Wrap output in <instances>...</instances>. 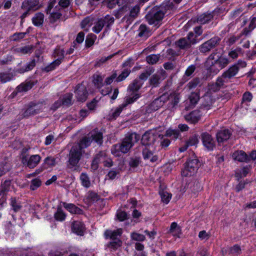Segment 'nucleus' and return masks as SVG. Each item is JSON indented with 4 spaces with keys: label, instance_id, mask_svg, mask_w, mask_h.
I'll return each instance as SVG.
<instances>
[{
    "label": "nucleus",
    "instance_id": "1",
    "mask_svg": "<svg viewBox=\"0 0 256 256\" xmlns=\"http://www.w3.org/2000/svg\"><path fill=\"white\" fill-rule=\"evenodd\" d=\"M140 136L136 132H128L119 144H116L112 150V152L116 156H120V152L126 154L130 150L134 144L138 142Z\"/></svg>",
    "mask_w": 256,
    "mask_h": 256
},
{
    "label": "nucleus",
    "instance_id": "2",
    "mask_svg": "<svg viewBox=\"0 0 256 256\" xmlns=\"http://www.w3.org/2000/svg\"><path fill=\"white\" fill-rule=\"evenodd\" d=\"M228 62L227 58L220 56L218 52H214L208 57L205 62V66L210 72L216 73L226 67Z\"/></svg>",
    "mask_w": 256,
    "mask_h": 256
},
{
    "label": "nucleus",
    "instance_id": "3",
    "mask_svg": "<svg viewBox=\"0 0 256 256\" xmlns=\"http://www.w3.org/2000/svg\"><path fill=\"white\" fill-rule=\"evenodd\" d=\"M198 166L199 161L198 159H190L186 162L182 171V175L185 177L192 176L196 172Z\"/></svg>",
    "mask_w": 256,
    "mask_h": 256
},
{
    "label": "nucleus",
    "instance_id": "4",
    "mask_svg": "<svg viewBox=\"0 0 256 256\" xmlns=\"http://www.w3.org/2000/svg\"><path fill=\"white\" fill-rule=\"evenodd\" d=\"M78 145H74L70 152L68 163L72 167L76 166L82 156V151Z\"/></svg>",
    "mask_w": 256,
    "mask_h": 256
},
{
    "label": "nucleus",
    "instance_id": "5",
    "mask_svg": "<svg viewBox=\"0 0 256 256\" xmlns=\"http://www.w3.org/2000/svg\"><path fill=\"white\" fill-rule=\"evenodd\" d=\"M164 15V12L162 10H159L155 12L154 10L149 12L146 16V18L150 24L156 25L158 22L161 20Z\"/></svg>",
    "mask_w": 256,
    "mask_h": 256
},
{
    "label": "nucleus",
    "instance_id": "6",
    "mask_svg": "<svg viewBox=\"0 0 256 256\" xmlns=\"http://www.w3.org/2000/svg\"><path fill=\"white\" fill-rule=\"evenodd\" d=\"M40 160V156L38 154L32 155L28 157L27 156H23L22 158V164L30 168H35Z\"/></svg>",
    "mask_w": 256,
    "mask_h": 256
},
{
    "label": "nucleus",
    "instance_id": "7",
    "mask_svg": "<svg viewBox=\"0 0 256 256\" xmlns=\"http://www.w3.org/2000/svg\"><path fill=\"white\" fill-rule=\"evenodd\" d=\"M179 94L176 93H172L170 94H164L159 98L160 102H164L168 101L170 107L174 108L179 102Z\"/></svg>",
    "mask_w": 256,
    "mask_h": 256
},
{
    "label": "nucleus",
    "instance_id": "8",
    "mask_svg": "<svg viewBox=\"0 0 256 256\" xmlns=\"http://www.w3.org/2000/svg\"><path fill=\"white\" fill-rule=\"evenodd\" d=\"M74 94L78 101H86L88 96L86 86L83 84H78L76 88Z\"/></svg>",
    "mask_w": 256,
    "mask_h": 256
},
{
    "label": "nucleus",
    "instance_id": "9",
    "mask_svg": "<svg viewBox=\"0 0 256 256\" xmlns=\"http://www.w3.org/2000/svg\"><path fill=\"white\" fill-rule=\"evenodd\" d=\"M194 34L190 33L186 38H182L176 42V46L181 49L188 48L190 47L192 44L196 43V41L194 38L192 39Z\"/></svg>",
    "mask_w": 256,
    "mask_h": 256
},
{
    "label": "nucleus",
    "instance_id": "10",
    "mask_svg": "<svg viewBox=\"0 0 256 256\" xmlns=\"http://www.w3.org/2000/svg\"><path fill=\"white\" fill-rule=\"evenodd\" d=\"M218 42V39L216 38H211L202 44L200 47V50L202 52H207L211 49L214 48Z\"/></svg>",
    "mask_w": 256,
    "mask_h": 256
},
{
    "label": "nucleus",
    "instance_id": "11",
    "mask_svg": "<svg viewBox=\"0 0 256 256\" xmlns=\"http://www.w3.org/2000/svg\"><path fill=\"white\" fill-rule=\"evenodd\" d=\"M189 188L194 196H196L202 190L203 186L200 180L192 179L189 184Z\"/></svg>",
    "mask_w": 256,
    "mask_h": 256
},
{
    "label": "nucleus",
    "instance_id": "12",
    "mask_svg": "<svg viewBox=\"0 0 256 256\" xmlns=\"http://www.w3.org/2000/svg\"><path fill=\"white\" fill-rule=\"evenodd\" d=\"M156 137V134L152 132H145L142 138V143L144 145H150L153 144Z\"/></svg>",
    "mask_w": 256,
    "mask_h": 256
},
{
    "label": "nucleus",
    "instance_id": "13",
    "mask_svg": "<svg viewBox=\"0 0 256 256\" xmlns=\"http://www.w3.org/2000/svg\"><path fill=\"white\" fill-rule=\"evenodd\" d=\"M39 3L38 0H25L22 3V6L26 8L28 11L36 10L42 7Z\"/></svg>",
    "mask_w": 256,
    "mask_h": 256
},
{
    "label": "nucleus",
    "instance_id": "14",
    "mask_svg": "<svg viewBox=\"0 0 256 256\" xmlns=\"http://www.w3.org/2000/svg\"><path fill=\"white\" fill-rule=\"evenodd\" d=\"M232 158L234 160L240 162H248L250 160L249 156L242 150H236L232 154Z\"/></svg>",
    "mask_w": 256,
    "mask_h": 256
},
{
    "label": "nucleus",
    "instance_id": "15",
    "mask_svg": "<svg viewBox=\"0 0 256 256\" xmlns=\"http://www.w3.org/2000/svg\"><path fill=\"white\" fill-rule=\"evenodd\" d=\"M202 138L204 146L210 150H212L214 146V141L212 136L208 133L202 134Z\"/></svg>",
    "mask_w": 256,
    "mask_h": 256
},
{
    "label": "nucleus",
    "instance_id": "16",
    "mask_svg": "<svg viewBox=\"0 0 256 256\" xmlns=\"http://www.w3.org/2000/svg\"><path fill=\"white\" fill-rule=\"evenodd\" d=\"M140 10V7L138 6H135L130 9L129 15L126 16L124 18V20H126L128 25L131 24L133 20L138 16Z\"/></svg>",
    "mask_w": 256,
    "mask_h": 256
},
{
    "label": "nucleus",
    "instance_id": "17",
    "mask_svg": "<svg viewBox=\"0 0 256 256\" xmlns=\"http://www.w3.org/2000/svg\"><path fill=\"white\" fill-rule=\"evenodd\" d=\"M88 136H90L92 140H94L98 144L101 145L103 142L102 133L96 128L90 132Z\"/></svg>",
    "mask_w": 256,
    "mask_h": 256
},
{
    "label": "nucleus",
    "instance_id": "18",
    "mask_svg": "<svg viewBox=\"0 0 256 256\" xmlns=\"http://www.w3.org/2000/svg\"><path fill=\"white\" fill-rule=\"evenodd\" d=\"M232 135L228 130H224L218 132L216 134V138L218 143L224 142L228 140Z\"/></svg>",
    "mask_w": 256,
    "mask_h": 256
},
{
    "label": "nucleus",
    "instance_id": "19",
    "mask_svg": "<svg viewBox=\"0 0 256 256\" xmlns=\"http://www.w3.org/2000/svg\"><path fill=\"white\" fill-rule=\"evenodd\" d=\"M122 233V229L118 228L114 231L107 230L105 232L104 235L106 238H110L112 240H119L118 238L121 236Z\"/></svg>",
    "mask_w": 256,
    "mask_h": 256
},
{
    "label": "nucleus",
    "instance_id": "20",
    "mask_svg": "<svg viewBox=\"0 0 256 256\" xmlns=\"http://www.w3.org/2000/svg\"><path fill=\"white\" fill-rule=\"evenodd\" d=\"M106 153L104 152H100L97 154L92 162V168L94 170H97L98 167V164L101 162H103Z\"/></svg>",
    "mask_w": 256,
    "mask_h": 256
},
{
    "label": "nucleus",
    "instance_id": "21",
    "mask_svg": "<svg viewBox=\"0 0 256 256\" xmlns=\"http://www.w3.org/2000/svg\"><path fill=\"white\" fill-rule=\"evenodd\" d=\"M142 154L144 160H150L151 162H155L158 160V157L156 155L154 154V152L146 148L142 151Z\"/></svg>",
    "mask_w": 256,
    "mask_h": 256
},
{
    "label": "nucleus",
    "instance_id": "22",
    "mask_svg": "<svg viewBox=\"0 0 256 256\" xmlns=\"http://www.w3.org/2000/svg\"><path fill=\"white\" fill-rule=\"evenodd\" d=\"M168 232L172 234L174 236H176L180 238L182 234L181 227L178 225L176 222H173L171 224Z\"/></svg>",
    "mask_w": 256,
    "mask_h": 256
},
{
    "label": "nucleus",
    "instance_id": "23",
    "mask_svg": "<svg viewBox=\"0 0 256 256\" xmlns=\"http://www.w3.org/2000/svg\"><path fill=\"white\" fill-rule=\"evenodd\" d=\"M72 230L74 232L82 236L84 233V227L82 222H74L72 224Z\"/></svg>",
    "mask_w": 256,
    "mask_h": 256
},
{
    "label": "nucleus",
    "instance_id": "24",
    "mask_svg": "<svg viewBox=\"0 0 256 256\" xmlns=\"http://www.w3.org/2000/svg\"><path fill=\"white\" fill-rule=\"evenodd\" d=\"M213 18V15L211 13H204L200 15L197 18V22L201 24H204Z\"/></svg>",
    "mask_w": 256,
    "mask_h": 256
},
{
    "label": "nucleus",
    "instance_id": "25",
    "mask_svg": "<svg viewBox=\"0 0 256 256\" xmlns=\"http://www.w3.org/2000/svg\"><path fill=\"white\" fill-rule=\"evenodd\" d=\"M32 22L36 26H41L44 20V14L41 12L36 13L32 18Z\"/></svg>",
    "mask_w": 256,
    "mask_h": 256
},
{
    "label": "nucleus",
    "instance_id": "26",
    "mask_svg": "<svg viewBox=\"0 0 256 256\" xmlns=\"http://www.w3.org/2000/svg\"><path fill=\"white\" fill-rule=\"evenodd\" d=\"M92 142V139L90 138V136H88V137L85 136L83 138L79 143L76 144L74 145H78L80 147V150H82L83 148L90 146Z\"/></svg>",
    "mask_w": 256,
    "mask_h": 256
},
{
    "label": "nucleus",
    "instance_id": "27",
    "mask_svg": "<svg viewBox=\"0 0 256 256\" xmlns=\"http://www.w3.org/2000/svg\"><path fill=\"white\" fill-rule=\"evenodd\" d=\"M250 171V166H246L244 167L241 170H238L235 174V176L239 180L242 177L246 176Z\"/></svg>",
    "mask_w": 256,
    "mask_h": 256
},
{
    "label": "nucleus",
    "instance_id": "28",
    "mask_svg": "<svg viewBox=\"0 0 256 256\" xmlns=\"http://www.w3.org/2000/svg\"><path fill=\"white\" fill-rule=\"evenodd\" d=\"M184 118L186 120L192 123H196L198 122L200 119L199 116L195 112H192L188 114L185 116Z\"/></svg>",
    "mask_w": 256,
    "mask_h": 256
},
{
    "label": "nucleus",
    "instance_id": "29",
    "mask_svg": "<svg viewBox=\"0 0 256 256\" xmlns=\"http://www.w3.org/2000/svg\"><path fill=\"white\" fill-rule=\"evenodd\" d=\"M103 78L104 77L100 74H94L92 82L94 86L97 88H100L103 86Z\"/></svg>",
    "mask_w": 256,
    "mask_h": 256
},
{
    "label": "nucleus",
    "instance_id": "30",
    "mask_svg": "<svg viewBox=\"0 0 256 256\" xmlns=\"http://www.w3.org/2000/svg\"><path fill=\"white\" fill-rule=\"evenodd\" d=\"M139 97L140 94L138 93H134L132 96L126 97L124 102L122 104L123 106L126 107L128 104H132L136 101Z\"/></svg>",
    "mask_w": 256,
    "mask_h": 256
},
{
    "label": "nucleus",
    "instance_id": "31",
    "mask_svg": "<svg viewBox=\"0 0 256 256\" xmlns=\"http://www.w3.org/2000/svg\"><path fill=\"white\" fill-rule=\"evenodd\" d=\"M161 80V75L160 74H156L152 75L150 78V84L153 86H158Z\"/></svg>",
    "mask_w": 256,
    "mask_h": 256
},
{
    "label": "nucleus",
    "instance_id": "32",
    "mask_svg": "<svg viewBox=\"0 0 256 256\" xmlns=\"http://www.w3.org/2000/svg\"><path fill=\"white\" fill-rule=\"evenodd\" d=\"M72 94L69 93L64 95L62 98H60L62 104L66 106H70L72 104Z\"/></svg>",
    "mask_w": 256,
    "mask_h": 256
},
{
    "label": "nucleus",
    "instance_id": "33",
    "mask_svg": "<svg viewBox=\"0 0 256 256\" xmlns=\"http://www.w3.org/2000/svg\"><path fill=\"white\" fill-rule=\"evenodd\" d=\"M34 84L30 82L22 83L17 88L18 91L19 92H26L30 90L33 86Z\"/></svg>",
    "mask_w": 256,
    "mask_h": 256
},
{
    "label": "nucleus",
    "instance_id": "34",
    "mask_svg": "<svg viewBox=\"0 0 256 256\" xmlns=\"http://www.w3.org/2000/svg\"><path fill=\"white\" fill-rule=\"evenodd\" d=\"M104 20L102 18L99 19L94 24L92 28L93 31L96 33H98L102 29L104 26Z\"/></svg>",
    "mask_w": 256,
    "mask_h": 256
},
{
    "label": "nucleus",
    "instance_id": "35",
    "mask_svg": "<svg viewBox=\"0 0 256 256\" xmlns=\"http://www.w3.org/2000/svg\"><path fill=\"white\" fill-rule=\"evenodd\" d=\"M160 194L162 202L166 204H168L172 198V194L164 190L160 191Z\"/></svg>",
    "mask_w": 256,
    "mask_h": 256
},
{
    "label": "nucleus",
    "instance_id": "36",
    "mask_svg": "<svg viewBox=\"0 0 256 256\" xmlns=\"http://www.w3.org/2000/svg\"><path fill=\"white\" fill-rule=\"evenodd\" d=\"M60 64V60L56 59L53 62H52L48 66H47L42 68V70L46 72H49L54 70L56 66H59Z\"/></svg>",
    "mask_w": 256,
    "mask_h": 256
},
{
    "label": "nucleus",
    "instance_id": "37",
    "mask_svg": "<svg viewBox=\"0 0 256 256\" xmlns=\"http://www.w3.org/2000/svg\"><path fill=\"white\" fill-rule=\"evenodd\" d=\"M160 58V55L158 54H150L146 58V62L150 64H156Z\"/></svg>",
    "mask_w": 256,
    "mask_h": 256
},
{
    "label": "nucleus",
    "instance_id": "38",
    "mask_svg": "<svg viewBox=\"0 0 256 256\" xmlns=\"http://www.w3.org/2000/svg\"><path fill=\"white\" fill-rule=\"evenodd\" d=\"M36 66V61L34 60H32L29 64H28L24 68H20L18 70V71L20 73H24L32 70Z\"/></svg>",
    "mask_w": 256,
    "mask_h": 256
},
{
    "label": "nucleus",
    "instance_id": "39",
    "mask_svg": "<svg viewBox=\"0 0 256 256\" xmlns=\"http://www.w3.org/2000/svg\"><path fill=\"white\" fill-rule=\"evenodd\" d=\"M63 205L71 213H78L80 210L78 208H77L74 204H66V202H64L63 204Z\"/></svg>",
    "mask_w": 256,
    "mask_h": 256
},
{
    "label": "nucleus",
    "instance_id": "40",
    "mask_svg": "<svg viewBox=\"0 0 256 256\" xmlns=\"http://www.w3.org/2000/svg\"><path fill=\"white\" fill-rule=\"evenodd\" d=\"M12 74L10 73H0V82L5 83L10 81L12 78Z\"/></svg>",
    "mask_w": 256,
    "mask_h": 256
},
{
    "label": "nucleus",
    "instance_id": "41",
    "mask_svg": "<svg viewBox=\"0 0 256 256\" xmlns=\"http://www.w3.org/2000/svg\"><path fill=\"white\" fill-rule=\"evenodd\" d=\"M202 83L200 79L198 78H194L188 84V86L189 89H192L196 88L197 86H201Z\"/></svg>",
    "mask_w": 256,
    "mask_h": 256
},
{
    "label": "nucleus",
    "instance_id": "42",
    "mask_svg": "<svg viewBox=\"0 0 256 256\" xmlns=\"http://www.w3.org/2000/svg\"><path fill=\"white\" fill-rule=\"evenodd\" d=\"M238 67L234 66L230 67L225 73L226 76L228 78H231L234 76L238 72Z\"/></svg>",
    "mask_w": 256,
    "mask_h": 256
},
{
    "label": "nucleus",
    "instance_id": "43",
    "mask_svg": "<svg viewBox=\"0 0 256 256\" xmlns=\"http://www.w3.org/2000/svg\"><path fill=\"white\" fill-rule=\"evenodd\" d=\"M252 96L250 92H244L242 96V104H248V103L252 101Z\"/></svg>",
    "mask_w": 256,
    "mask_h": 256
},
{
    "label": "nucleus",
    "instance_id": "44",
    "mask_svg": "<svg viewBox=\"0 0 256 256\" xmlns=\"http://www.w3.org/2000/svg\"><path fill=\"white\" fill-rule=\"evenodd\" d=\"M141 85L138 80H134L133 82L129 86L128 90L130 92H137L140 88Z\"/></svg>",
    "mask_w": 256,
    "mask_h": 256
},
{
    "label": "nucleus",
    "instance_id": "45",
    "mask_svg": "<svg viewBox=\"0 0 256 256\" xmlns=\"http://www.w3.org/2000/svg\"><path fill=\"white\" fill-rule=\"evenodd\" d=\"M200 99V96L196 92H192L189 96L190 102L192 106H194Z\"/></svg>",
    "mask_w": 256,
    "mask_h": 256
},
{
    "label": "nucleus",
    "instance_id": "46",
    "mask_svg": "<svg viewBox=\"0 0 256 256\" xmlns=\"http://www.w3.org/2000/svg\"><path fill=\"white\" fill-rule=\"evenodd\" d=\"M140 163V158H131L128 162V165L131 168L138 167Z\"/></svg>",
    "mask_w": 256,
    "mask_h": 256
},
{
    "label": "nucleus",
    "instance_id": "47",
    "mask_svg": "<svg viewBox=\"0 0 256 256\" xmlns=\"http://www.w3.org/2000/svg\"><path fill=\"white\" fill-rule=\"evenodd\" d=\"M117 53H115L114 54H111L107 57L102 58L99 60H97L94 66L98 67L100 66L102 64L106 62L107 60L112 58L114 56H115Z\"/></svg>",
    "mask_w": 256,
    "mask_h": 256
},
{
    "label": "nucleus",
    "instance_id": "48",
    "mask_svg": "<svg viewBox=\"0 0 256 256\" xmlns=\"http://www.w3.org/2000/svg\"><path fill=\"white\" fill-rule=\"evenodd\" d=\"M26 34V32L15 33L10 36V39L12 41H19L25 36Z\"/></svg>",
    "mask_w": 256,
    "mask_h": 256
},
{
    "label": "nucleus",
    "instance_id": "49",
    "mask_svg": "<svg viewBox=\"0 0 256 256\" xmlns=\"http://www.w3.org/2000/svg\"><path fill=\"white\" fill-rule=\"evenodd\" d=\"M11 186V182L10 180H5L0 188L2 192L6 194V193L8 192Z\"/></svg>",
    "mask_w": 256,
    "mask_h": 256
},
{
    "label": "nucleus",
    "instance_id": "50",
    "mask_svg": "<svg viewBox=\"0 0 256 256\" xmlns=\"http://www.w3.org/2000/svg\"><path fill=\"white\" fill-rule=\"evenodd\" d=\"M122 244V242L120 239L114 240L108 244V246L111 248L115 250L118 248V247H120Z\"/></svg>",
    "mask_w": 256,
    "mask_h": 256
},
{
    "label": "nucleus",
    "instance_id": "51",
    "mask_svg": "<svg viewBox=\"0 0 256 256\" xmlns=\"http://www.w3.org/2000/svg\"><path fill=\"white\" fill-rule=\"evenodd\" d=\"M188 146H195L198 144V135L194 134L192 136H191L188 140L186 142Z\"/></svg>",
    "mask_w": 256,
    "mask_h": 256
},
{
    "label": "nucleus",
    "instance_id": "52",
    "mask_svg": "<svg viewBox=\"0 0 256 256\" xmlns=\"http://www.w3.org/2000/svg\"><path fill=\"white\" fill-rule=\"evenodd\" d=\"M131 238L133 240L136 241H144L145 240L144 236L135 232L131 234Z\"/></svg>",
    "mask_w": 256,
    "mask_h": 256
},
{
    "label": "nucleus",
    "instance_id": "53",
    "mask_svg": "<svg viewBox=\"0 0 256 256\" xmlns=\"http://www.w3.org/2000/svg\"><path fill=\"white\" fill-rule=\"evenodd\" d=\"M80 180L84 186L86 188H88L90 186V183L89 180V178L86 174H81Z\"/></svg>",
    "mask_w": 256,
    "mask_h": 256
},
{
    "label": "nucleus",
    "instance_id": "54",
    "mask_svg": "<svg viewBox=\"0 0 256 256\" xmlns=\"http://www.w3.org/2000/svg\"><path fill=\"white\" fill-rule=\"evenodd\" d=\"M256 26V18L254 17L252 18L249 24L250 30H248L246 28L244 30L243 34L246 35L248 32L253 30Z\"/></svg>",
    "mask_w": 256,
    "mask_h": 256
},
{
    "label": "nucleus",
    "instance_id": "55",
    "mask_svg": "<svg viewBox=\"0 0 256 256\" xmlns=\"http://www.w3.org/2000/svg\"><path fill=\"white\" fill-rule=\"evenodd\" d=\"M42 182L38 178H34L32 180L30 189L32 190H36L41 185Z\"/></svg>",
    "mask_w": 256,
    "mask_h": 256
},
{
    "label": "nucleus",
    "instance_id": "56",
    "mask_svg": "<svg viewBox=\"0 0 256 256\" xmlns=\"http://www.w3.org/2000/svg\"><path fill=\"white\" fill-rule=\"evenodd\" d=\"M130 70L128 69L124 70L116 78L117 82L122 81L126 78L130 74Z\"/></svg>",
    "mask_w": 256,
    "mask_h": 256
},
{
    "label": "nucleus",
    "instance_id": "57",
    "mask_svg": "<svg viewBox=\"0 0 256 256\" xmlns=\"http://www.w3.org/2000/svg\"><path fill=\"white\" fill-rule=\"evenodd\" d=\"M96 36L94 34L88 35L86 40V45L87 47L91 46L94 43Z\"/></svg>",
    "mask_w": 256,
    "mask_h": 256
},
{
    "label": "nucleus",
    "instance_id": "58",
    "mask_svg": "<svg viewBox=\"0 0 256 256\" xmlns=\"http://www.w3.org/2000/svg\"><path fill=\"white\" fill-rule=\"evenodd\" d=\"M62 14L59 12H53L50 16V21L52 22H54L56 20L60 19Z\"/></svg>",
    "mask_w": 256,
    "mask_h": 256
},
{
    "label": "nucleus",
    "instance_id": "59",
    "mask_svg": "<svg viewBox=\"0 0 256 256\" xmlns=\"http://www.w3.org/2000/svg\"><path fill=\"white\" fill-rule=\"evenodd\" d=\"M34 48V46H27L24 47L22 48L20 50V52L22 54H27L28 53H31Z\"/></svg>",
    "mask_w": 256,
    "mask_h": 256
},
{
    "label": "nucleus",
    "instance_id": "60",
    "mask_svg": "<svg viewBox=\"0 0 256 256\" xmlns=\"http://www.w3.org/2000/svg\"><path fill=\"white\" fill-rule=\"evenodd\" d=\"M64 50L62 49H56L54 51V57H58L57 59L60 60V63L62 62V60L64 58Z\"/></svg>",
    "mask_w": 256,
    "mask_h": 256
},
{
    "label": "nucleus",
    "instance_id": "61",
    "mask_svg": "<svg viewBox=\"0 0 256 256\" xmlns=\"http://www.w3.org/2000/svg\"><path fill=\"white\" fill-rule=\"evenodd\" d=\"M118 219L120 221H124L128 218L127 214L124 211H119L116 214Z\"/></svg>",
    "mask_w": 256,
    "mask_h": 256
},
{
    "label": "nucleus",
    "instance_id": "62",
    "mask_svg": "<svg viewBox=\"0 0 256 256\" xmlns=\"http://www.w3.org/2000/svg\"><path fill=\"white\" fill-rule=\"evenodd\" d=\"M124 108V106H123L122 104L118 108H117L112 113V116H110V117L112 118H117L120 115V112H122Z\"/></svg>",
    "mask_w": 256,
    "mask_h": 256
},
{
    "label": "nucleus",
    "instance_id": "63",
    "mask_svg": "<svg viewBox=\"0 0 256 256\" xmlns=\"http://www.w3.org/2000/svg\"><path fill=\"white\" fill-rule=\"evenodd\" d=\"M210 237V233L206 230L200 231L198 234V238L202 240H208Z\"/></svg>",
    "mask_w": 256,
    "mask_h": 256
},
{
    "label": "nucleus",
    "instance_id": "64",
    "mask_svg": "<svg viewBox=\"0 0 256 256\" xmlns=\"http://www.w3.org/2000/svg\"><path fill=\"white\" fill-rule=\"evenodd\" d=\"M166 135L168 136H173V138H177L179 136V132L178 131L169 129L166 130Z\"/></svg>",
    "mask_w": 256,
    "mask_h": 256
}]
</instances>
